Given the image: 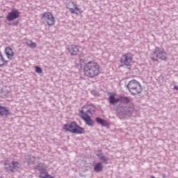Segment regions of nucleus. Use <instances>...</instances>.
<instances>
[{
    "label": "nucleus",
    "instance_id": "f257e3e1",
    "mask_svg": "<svg viewBox=\"0 0 178 178\" xmlns=\"http://www.w3.org/2000/svg\"><path fill=\"white\" fill-rule=\"evenodd\" d=\"M83 72L86 77L94 79V77H97V76L101 74V67L95 61H89L85 64Z\"/></svg>",
    "mask_w": 178,
    "mask_h": 178
},
{
    "label": "nucleus",
    "instance_id": "f03ea898",
    "mask_svg": "<svg viewBox=\"0 0 178 178\" xmlns=\"http://www.w3.org/2000/svg\"><path fill=\"white\" fill-rule=\"evenodd\" d=\"M127 88L131 95H138V94H141V92L143 91L141 83L135 79L130 81L127 83Z\"/></svg>",
    "mask_w": 178,
    "mask_h": 178
},
{
    "label": "nucleus",
    "instance_id": "7ed1b4c3",
    "mask_svg": "<svg viewBox=\"0 0 178 178\" xmlns=\"http://www.w3.org/2000/svg\"><path fill=\"white\" fill-rule=\"evenodd\" d=\"M65 131H69L72 134H84V128L79 126L77 122L73 121L70 124H65L63 126Z\"/></svg>",
    "mask_w": 178,
    "mask_h": 178
},
{
    "label": "nucleus",
    "instance_id": "20e7f679",
    "mask_svg": "<svg viewBox=\"0 0 178 178\" xmlns=\"http://www.w3.org/2000/svg\"><path fill=\"white\" fill-rule=\"evenodd\" d=\"M168 58V54L163 49H161L159 47H156L150 59L153 60V62H158V59H161V60H166Z\"/></svg>",
    "mask_w": 178,
    "mask_h": 178
},
{
    "label": "nucleus",
    "instance_id": "39448f33",
    "mask_svg": "<svg viewBox=\"0 0 178 178\" xmlns=\"http://www.w3.org/2000/svg\"><path fill=\"white\" fill-rule=\"evenodd\" d=\"M4 165L5 170L6 172H8V173H15V172H17L21 167L20 163L16 161H13L11 163L6 161H4Z\"/></svg>",
    "mask_w": 178,
    "mask_h": 178
},
{
    "label": "nucleus",
    "instance_id": "423d86ee",
    "mask_svg": "<svg viewBox=\"0 0 178 178\" xmlns=\"http://www.w3.org/2000/svg\"><path fill=\"white\" fill-rule=\"evenodd\" d=\"M121 66H126L128 69L131 67V63H133V54L128 52L122 55L120 58Z\"/></svg>",
    "mask_w": 178,
    "mask_h": 178
},
{
    "label": "nucleus",
    "instance_id": "0eeeda50",
    "mask_svg": "<svg viewBox=\"0 0 178 178\" xmlns=\"http://www.w3.org/2000/svg\"><path fill=\"white\" fill-rule=\"evenodd\" d=\"M42 17L48 26H54L55 24V17H54L52 13L49 12L43 13Z\"/></svg>",
    "mask_w": 178,
    "mask_h": 178
},
{
    "label": "nucleus",
    "instance_id": "6e6552de",
    "mask_svg": "<svg viewBox=\"0 0 178 178\" xmlns=\"http://www.w3.org/2000/svg\"><path fill=\"white\" fill-rule=\"evenodd\" d=\"M20 16V12L16 8H13L6 16V19L8 22H13Z\"/></svg>",
    "mask_w": 178,
    "mask_h": 178
},
{
    "label": "nucleus",
    "instance_id": "1a4fd4ad",
    "mask_svg": "<svg viewBox=\"0 0 178 178\" xmlns=\"http://www.w3.org/2000/svg\"><path fill=\"white\" fill-rule=\"evenodd\" d=\"M67 49L71 56H76V55H79V49L77 44H72L67 47Z\"/></svg>",
    "mask_w": 178,
    "mask_h": 178
},
{
    "label": "nucleus",
    "instance_id": "9d476101",
    "mask_svg": "<svg viewBox=\"0 0 178 178\" xmlns=\"http://www.w3.org/2000/svg\"><path fill=\"white\" fill-rule=\"evenodd\" d=\"M81 119L84 120L86 124L88 126L92 127L94 126V121L91 119L90 115H88L86 113H84L83 115L81 116Z\"/></svg>",
    "mask_w": 178,
    "mask_h": 178
},
{
    "label": "nucleus",
    "instance_id": "9b49d317",
    "mask_svg": "<svg viewBox=\"0 0 178 178\" xmlns=\"http://www.w3.org/2000/svg\"><path fill=\"white\" fill-rule=\"evenodd\" d=\"M9 115H10L9 108H8V107L0 106V116H3V118H8Z\"/></svg>",
    "mask_w": 178,
    "mask_h": 178
},
{
    "label": "nucleus",
    "instance_id": "f8f14e48",
    "mask_svg": "<svg viewBox=\"0 0 178 178\" xmlns=\"http://www.w3.org/2000/svg\"><path fill=\"white\" fill-rule=\"evenodd\" d=\"M34 168L35 170H38L40 172V175L42 173H47V166L42 163L38 164Z\"/></svg>",
    "mask_w": 178,
    "mask_h": 178
},
{
    "label": "nucleus",
    "instance_id": "ddd939ff",
    "mask_svg": "<svg viewBox=\"0 0 178 178\" xmlns=\"http://www.w3.org/2000/svg\"><path fill=\"white\" fill-rule=\"evenodd\" d=\"M5 53L8 59L12 60L13 58V56H15V53L13 52V49H12L10 47H6L5 48Z\"/></svg>",
    "mask_w": 178,
    "mask_h": 178
},
{
    "label": "nucleus",
    "instance_id": "4468645a",
    "mask_svg": "<svg viewBox=\"0 0 178 178\" xmlns=\"http://www.w3.org/2000/svg\"><path fill=\"white\" fill-rule=\"evenodd\" d=\"M96 122L97 123H99V124H101V126H102L103 127H109V124L108 121L99 117L96 118Z\"/></svg>",
    "mask_w": 178,
    "mask_h": 178
},
{
    "label": "nucleus",
    "instance_id": "2eb2a0df",
    "mask_svg": "<svg viewBox=\"0 0 178 178\" xmlns=\"http://www.w3.org/2000/svg\"><path fill=\"white\" fill-rule=\"evenodd\" d=\"M72 6L73 8H70L69 10L71 13H74L75 15H79V12H80V8L77 7V4L74 3V2L72 3Z\"/></svg>",
    "mask_w": 178,
    "mask_h": 178
},
{
    "label": "nucleus",
    "instance_id": "dca6fc26",
    "mask_svg": "<svg viewBox=\"0 0 178 178\" xmlns=\"http://www.w3.org/2000/svg\"><path fill=\"white\" fill-rule=\"evenodd\" d=\"M109 104L115 105L119 102V98H115L114 95H111L108 97Z\"/></svg>",
    "mask_w": 178,
    "mask_h": 178
},
{
    "label": "nucleus",
    "instance_id": "f3484780",
    "mask_svg": "<svg viewBox=\"0 0 178 178\" xmlns=\"http://www.w3.org/2000/svg\"><path fill=\"white\" fill-rule=\"evenodd\" d=\"M104 170V165L101 163H97L94 166V171L97 173H99V172H102Z\"/></svg>",
    "mask_w": 178,
    "mask_h": 178
},
{
    "label": "nucleus",
    "instance_id": "a211bd4d",
    "mask_svg": "<svg viewBox=\"0 0 178 178\" xmlns=\"http://www.w3.org/2000/svg\"><path fill=\"white\" fill-rule=\"evenodd\" d=\"M25 159L28 165H31V163H34V162H35V157L34 156H26Z\"/></svg>",
    "mask_w": 178,
    "mask_h": 178
},
{
    "label": "nucleus",
    "instance_id": "6ab92c4d",
    "mask_svg": "<svg viewBox=\"0 0 178 178\" xmlns=\"http://www.w3.org/2000/svg\"><path fill=\"white\" fill-rule=\"evenodd\" d=\"M86 109V106H83L82 107V109L81 110V116H83L84 115V113H86L88 116H90V115H92V112L91 111V108H88V110H84Z\"/></svg>",
    "mask_w": 178,
    "mask_h": 178
},
{
    "label": "nucleus",
    "instance_id": "aec40b11",
    "mask_svg": "<svg viewBox=\"0 0 178 178\" xmlns=\"http://www.w3.org/2000/svg\"><path fill=\"white\" fill-rule=\"evenodd\" d=\"M119 102L122 104H129L130 102V98L124 96H121L119 97Z\"/></svg>",
    "mask_w": 178,
    "mask_h": 178
},
{
    "label": "nucleus",
    "instance_id": "412c9836",
    "mask_svg": "<svg viewBox=\"0 0 178 178\" xmlns=\"http://www.w3.org/2000/svg\"><path fill=\"white\" fill-rule=\"evenodd\" d=\"M118 111L121 115H127V106H122L118 108Z\"/></svg>",
    "mask_w": 178,
    "mask_h": 178
},
{
    "label": "nucleus",
    "instance_id": "4be33fe9",
    "mask_svg": "<svg viewBox=\"0 0 178 178\" xmlns=\"http://www.w3.org/2000/svg\"><path fill=\"white\" fill-rule=\"evenodd\" d=\"M8 63V61L3 58V56H2V53L0 51V67L5 66Z\"/></svg>",
    "mask_w": 178,
    "mask_h": 178
},
{
    "label": "nucleus",
    "instance_id": "5701e85b",
    "mask_svg": "<svg viewBox=\"0 0 178 178\" xmlns=\"http://www.w3.org/2000/svg\"><path fill=\"white\" fill-rule=\"evenodd\" d=\"M99 159L103 162V163H108V158L102 154H97Z\"/></svg>",
    "mask_w": 178,
    "mask_h": 178
},
{
    "label": "nucleus",
    "instance_id": "b1692460",
    "mask_svg": "<svg viewBox=\"0 0 178 178\" xmlns=\"http://www.w3.org/2000/svg\"><path fill=\"white\" fill-rule=\"evenodd\" d=\"M26 45H28V47H30V48H35L37 47V44L31 40L26 42Z\"/></svg>",
    "mask_w": 178,
    "mask_h": 178
},
{
    "label": "nucleus",
    "instance_id": "393cba45",
    "mask_svg": "<svg viewBox=\"0 0 178 178\" xmlns=\"http://www.w3.org/2000/svg\"><path fill=\"white\" fill-rule=\"evenodd\" d=\"M40 178H54V177L49 175L47 172L40 175Z\"/></svg>",
    "mask_w": 178,
    "mask_h": 178
},
{
    "label": "nucleus",
    "instance_id": "a878e982",
    "mask_svg": "<svg viewBox=\"0 0 178 178\" xmlns=\"http://www.w3.org/2000/svg\"><path fill=\"white\" fill-rule=\"evenodd\" d=\"M134 111V108H131L130 106H127V115H131V113H133Z\"/></svg>",
    "mask_w": 178,
    "mask_h": 178
},
{
    "label": "nucleus",
    "instance_id": "bb28decb",
    "mask_svg": "<svg viewBox=\"0 0 178 178\" xmlns=\"http://www.w3.org/2000/svg\"><path fill=\"white\" fill-rule=\"evenodd\" d=\"M35 72H36V73L41 74V73H42V69H41L39 66H36Z\"/></svg>",
    "mask_w": 178,
    "mask_h": 178
},
{
    "label": "nucleus",
    "instance_id": "cd10ccee",
    "mask_svg": "<svg viewBox=\"0 0 178 178\" xmlns=\"http://www.w3.org/2000/svg\"><path fill=\"white\" fill-rule=\"evenodd\" d=\"M80 62H81V63H84V59H80Z\"/></svg>",
    "mask_w": 178,
    "mask_h": 178
},
{
    "label": "nucleus",
    "instance_id": "c85d7f7f",
    "mask_svg": "<svg viewBox=\"0 0 178 178\" xmlns=\"http://www.w3.org/2000/svg\"><path fill=\"white\" fill-rule=\"evenodd\" d=\"M174 89H175V90H178V87H177V86H175L174 87Z\"/></svg>",
    "mask_w": 178,
    "mask_h": 178
},
{
    "label": "nucleus",
    "instance_id": "c756f323",
    "mask_svg": "<svg viewBox=\"0 0 178 178\" xmlns=\"http://www.w3.org/2000/svg\"><path fill=\"white\" fill-rule=\"evenodd\" d=\"M4 95H5V97H6V94H5Z\"/></svg>",
    "mask_w": 178,
    "mask_h": 178
}]
</instances>
